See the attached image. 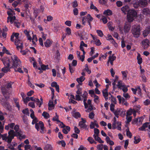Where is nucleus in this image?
<instances>
[{"instance_id": "obj_1", "label": "nucleus", "mask_w": 150, "mask_h": 150, "mask_svg": "<svg viewBox=\"0 0 150 150\" xmlns=\"http://www.w3.org/2000/svg\"><path fill=\"white\" fill-rule=\"evenodd\" d=\"M18 57L16 55H14L11 57V59L7 57L4 58L2 61L4 65V67L1 70L5 73H7L10 70V64L11 62L12 63L13 68L16 71H19L18 67Z\"/></svg>"}, {"instance_id": "obj_2", "label": "nucleus", "mask_w": 150, "mask_h": 150, "mask_svg": "<svg viewBox=\"0 0 150 150\" xmlns=\"http://www.w3.org/2000/svg\"><path fill=\"white\" fill-rule=\"evenodd\" d=\"M15 131L13 129L10 130L8 132V135L7 134H3L1 137L3 140L6 141L9 144H10L12 139L14 138L15 136H19V126L16 125L14 128Z\"/></svg>"}, {"instance_id": "obj_3", "label": "nucleus", "mask_w": 150, "mask_h": 150, "mask_svg": "<svg viewBox=\"0 0 150 150\" xmlns=\"http://www.w3.org/2000/svg\"><path fill=\"white\" fill-rule=\"evenodd\" d=\"M121 10L124 14H127V20L129 22H131L137 17V13L133 9H130L127 5L123 6L121 8Z\"/></svg>"}, {"instance_id": "obj_4", "label": "nucleus", "mask_w": 150, "mask_h": 150, "mask_svg": "<svg viewBox=\"0 0 150 150\" xmlns=\"http://www.w3.org/2000/svg\"><path fill=\"white\" fill-rule=\"evenodd\" d=\"M12 83L11 82L8 83L6 85L4 86L1 88L2 94L6 98H9V95L11 92L10 89L12 88Z\"/></svg>"}, {"instance_id": "obj_5", "label": "nucleus", "mask_w": 150, "mask_h": 150, "mask_svg": "<svg viewBox=\"0 0 150 150\" xmlns=\"http://www.w3.org/2000/svg\"><path fill=\"white\" fill-rule=\"evenodd\" d=\"M141 30L140 26L138 24L134 25L132 27V32L135 38H138L139 37Z\"/></svg>"}, {"instance_id": "obj_6", "label": "nucleus", "mask_w": 150, "mask_h": 150, "mask_svg": "<svg viewBox=\"0 0 150 150\" xmlns=\"http://www.w3.org/2000/svg\"><path fill=\"white\" fill-rule=\"evenodd\" d=\"M11 40L14 43L18 50L19 49V33H13L11 36Z\"/></svg>"}, {"instance_id": "obj_7", "label": "nucleus", "mask_w": 150, "mask_h": 150, "mask_svg": "<svg viewBox=\"0 0 150 150\" xmlns=\"http://www.w3.org/2000/svg\"><path fill=\"white\" fill-rule=\"evenodd\" d=\"M8 98H2L0 101V103L4 107L6 108L8 110H10L11 108L9 104L7 102V100Z\"/></svg>"}, {"instance_id": "obj_8", "label": "nucleus", "mask_w": 150, "mask_h": 150, "mask_svg": "<svg viewBox=\"0 0 150 150\" xmlns=\"http://www.w3.org/2000/svg\"><path fill=\"white\" fill-rule=\"evenodd\" d=\"M35 127V128L38 131L40 130V127L41 129L40 132L42 133H44V124L42 122L40 121L38 123H36Z\"/></svg>"}, {"instance_id": "obj_9", "label": "nucleus", "mask_w": 150, "mask_h": 150, "mask_svg": "<svg viewBox=\"0 0 150 150\" xmlns=\"http://www.w3.org/2000/svg\"><path fill=\"white\" fill-rule=\"evenodd\" d=\"M81 121L79 122V125L80 128L85 129H87L88 128V126L85 123L86 121L83 118H81Z\"/></svg>"}, {"instance_id": "obj_10", "label": "nucleus", "mask_w": 150, "mask_h": 150, "mask_svg": "<svg viewBox=\"0 0 150 150\" xmlns=\"http://www.w3.org/2000/svg\"><path fill=\"white\" fill-rule=\"evenodd\" d=\"M19 49H21V50L20 51V53L21 54H22L23 55H25L27 54V53L29 51V50L27 49H25V50H22L23 48V44L22 42H21L19 41Z\"/></svg>"}, {"instance_id": "obj_11", "label": "nucleus", "mask_w": 150, "mask_h": 150, "mask_svg": "<svg viewBox=\"0 0 150 150\" xmlns=\"http://www.w3.org/2000/svg\"><path fill=\"white\" fill-rule=\"evenodd\" d=\"M123 111L120 108H117L116 110H115L113 112L115 116L118 118L119 115H121Z\"/></svg>"}, {"instance_id": "obj_12", "label": "nucleus", "mask_w": 150, "mask_h": 150, "mask_svg": "<svg viewBox=\"0 0 150 150\" xmlns=\"http://www.w3.org/2000/svg\"><path fill=\"white\" fill-rule=\"evenodd\" d=\"M143 47L144 49L147 48L149 45V41L148 39L144 40L142 42Z\"/></svg>"}, {"instance_id": "obj_13", "label": "nucleus", "mask_w": 150, "mask_h": 150, "mask_svg": "<svg viewBox=\"0 0 150 150\" xmlns=\"http://www.w3.org/2000/svg\"><path fill=\"white\" fill-rule=\"evenodd\" d=\"M138 1L140 6L142 7H146L148 4L147 0H139Z\"/></svg>"}, {"instance_id": "obj_14", "label": "nucleus", "mask_w": 150, "mask_h": 150, "mask_svg": "<svg viewBox=\"0 0 150 150\" xmlns=\"http://www.w3.org/2000/svg\"><path fill=\"white\" fill-rule=\"evenodd\" d=\"M85 18L87 19V21L88 23V25L90 27L91 29V22L93 20V18L91 17V15L89 14H88L87 16H85Z\"/></svg>"}, {"instance_id": "obj_15", "label": "nucleus", "mask_w": 150, "mask_h": 150, "mask_svg": "<svg viewBox=\"0 0 150 150\" xmlns=\"http://www.w3.org/2000/svg\"><path fill=\"white\" fill-rule=\"evenodd\" d=\"M131 28L130 24L126 23L124 27V31L125 33L129 32Z\"/></svg>"}, {"instance_id": "obj_16", "label": "nucleus", "mask_w": 150, "mask_h": 150, "mask_svg": "<svg viewBox=\"0 0 150 150\" xmlns=\"http://www.w3.org/2000/svg\"><path fill=\"white\" fill-rule=\"evenodd\" d=\"M150 32V25L148 26L143 32V35L144 37L147 36Z\"/></svg>"}, {"instance_id": "obj_17", "label": "nucleus", "mask_w": 150, "mask_h": 150, "mask_svg": "<svg viewBox=\"0 0 150 150\" xmlns=\"http://www.w3.org/2000/svg\"><path fill=\"white\" fill-rule=\"evenodd\" d=\"M47 35L46 34H43L42 36V38H40L39 39V42L41 46H42V47L44 46V45L43 43L42 39H43L44 40H45L46 39Z\"/></svg>"}, {"instance_id": "obj_18", "label": "nucleus", "mask_w": 150, "mask_h": 150, "mask_svg": "<svg viewBox=\"0 0 150 150\" xmlns=\"http://www.w3.org/2000/svg\"><path fill=\"white\" fill-rule=\"evenodd\" d=\"M149 122H146L144 123L142 127L139 128V130L141 131H146V128L148 127V125H149Z\"/></svg>"}, {"instance_id": "obj_19", "label": "nucleus", "mask_w": 150, "mask_h": 150, "mask_svg": "<svg viewBox=\"0 0 150 150\" xmlns=\"http://www.w3.org/2000/svg\"><path fill=\"white\" fill-rule=\"evenodd\" d=\"M48 105V109L49 110H52L54 108V104L53 103V99H51L49 101Z\"/></svg>"}, {"instance_id": "obj_20", "label": "nucleus", "mask_w": 150, "mask_h": 150, "mask_svg": "<svg viewBox=\"0 0 150 150\" xmlns=\"http://www.w3.org/2000/svg\"><path fill=\"white\" fill-rule=\"evenodd\" d=\"M71 113L72 116L75 118H78L81 117V115L80 114L77 112H75L74 110Z\"/></svg>"}, {"instance_id": "obj_21", "label": "nucleus", "mask_w": 150, "mask_h": 150, "mask_svg": "<svg viewBox=\"0 0 150 150\" xmlns=\"http://www.w3.org/2000/svg\"><path fill=\"white\" fill-rule=\"evenodd\" d=\"M15 124L14 123H12L8 124L7 125H6L5 127V129L6 130H9V128L13 129V127H15Z\"/></svg>"}, {"instance_id": "obj_22", "label": "nucleus", "mask_w": 150, "mask_h": 150, "mask_svg": "<svg viewBox=\"0 0 150 150\" xmlns=\"http://www.w3.org/2000/svg\"><path fill=\"white\" fill-rule=\"evenodd\" d=\"M85 79V78L83 76H81L79 78L76 79V81L79 83V84L80 85H82V82Z\"/></svg>"}, {"instance_id": "obj_23", "label": "nucleus", "mask_w": 150, "mask_h": 150, "mask_svg": "<svg viewBox=\"0 0 150 150\" xmlns=\"http://www.w3.org/2000/svg\"><path fill=\"white\" fill-rule=\"evenodd\" d=\"M103 96L104 97L105 100H107L108 99V89L106 88L103 91Z\"/></svg>"}, {"instance_id": "obj_24", "label": "nucleus", "mask_w": 150, "mask_h": 150, "mask_svg": "<svg viewBox=\"0 0 150 150\" xmlns=\"http://www.w3.org/2000/svg\"><path fill=\"white\" fill-rule=\"evenodd\" d=\"M51 86L52 87H55L56 91L58 92H59V87L57 82L54 81L52 82L51 84Z\"/></svg>"}, {"instance_id": "obj_25", "label": "nucleus", "mask_w": 150, "mask_h": 150, "mask_svg": "<svg viewBox=\"0 0 150 150\" xmlns=\"http://www.w3.org/2000/svg\"><path fill=\"white\" fill-rule=\"evenodd\" d=\"M142 12L143 14L146 16L149 14L150 13V11L148 8H143L142 10Z\"/></svg>"}, {"instance_id": "obj_26", "label": "nucleus", "mask_w": 150, "mask_h": 150, "mask_svg": "<svg viewBox=\"0 0 150 150\" xmlns=\"http://www.w3.org/2000/svg\"><path fill=\"white\" fill-rule=\"evenodd\" d=\"M91 35L93 37V38L94 40V41L95 42V44L97 46H99L101 44L100 40L99 39H97L96 38L94 37L91 34Z\"/></svg>"}, {"instance_id": "obj_27", "label": "nucleus", "mask_w": 150, "mask_h": 150, "mask_svg": "<svg viewBox=\"0 0 150 150\" xmlns=\"http://www.w3.org/2000/svg\"><path fill=\"white\" fill-rule=\"evenodd\" d=\"M25 34L27 36V39L31 41L32 40V38L29 34V31H28L27 30H25L24 31Z\"/></svg>"}, {"instance_id": "obj_28", "label": "nucleus", "mask_w": 150, "mask_h": 150, "mask_svg": "<svg viewBox=\"0 0 150 150\" xmlns=\"http://www.w3.org/2000/svg\"><path fill=\"white\" fill-rule=\"evenodd\" d=\"M105 140L107 143L109 144L110 145L112 146L114 144L113 141L110 139V138L108 137H106L105 138Z\"/></svg>"}, {"instance_id": "obj_29", "label": "nucleus", "mask_w": 150, "mask_h": 150, "mask_svg": "<svg viewBox=\"0 0 150 150\" xmlns=\"http://www.w3.org/2000/svg\"><path fill=\"white\" fill-rule=\"evenodd\" d=\"M20 1L24 2H25V7L27 10V9H28V8L29 7V5H30V3L28 2V0H19V2Z\"/></svg>"}, {"instance_id": "obj_30", "label": "nucleus", "mask_w": 150, "mask_h": 150, "mask_svg": "<svg viewBox=\"0 0 150 150\" xmlns=\"http://www.w3.org/2000/svg\"><path fill=\"white\" fill-rule=\"evenodd\" d=\"M93 137L95 140L98 141L100 143H104V142L101 139L100 137H98V135H95V134H94L93 135Z\"/></svg>"}, {"instance_id": "obj_31", "label": "nucleus", "mask_w": 150, "mask_h": 150, "mask_svg": "<svg viewBox=\"0 0 150 150\" xmlns=\"http://www.w3.org/2000/svg\"><path fill=\"white\" fill-rule=\"evenodd\" d=\"M117 97L120 103H122V104H123L125 101V98H124L121 97L120 95L117 96Z\"/></svg>"}, {"instance_id": "obj_32", "label": "nucleus", "mask_w": 150, "mask_h": 150, "mask_svg": "<svg viewBox=\"0 0 150 150\" xmlns=\"http://www.w3.org/2000/svg\"><path fill=\"white\" fill-rule=\"evenodd\" d=\"M112 14V11L110 9H107L104 11L103 14L106 16H111Z\"/></svg>"}, {"instance_id": "obj_33", "label": "nucleus", "mask_w": 150, "mask_h": 150, "mask_svg": "<svg viewBox=\"0 0 150 150\" xmlns=\"http://www.w3.org/2000/svg\"><path fill=\"white\" fill-rule=\"evenodd\" d=\"M23 95H24V94L23 93H21V95L22 96V97L24 103L25 104H26L30 100L29 97H26L25 98H24L23 96Z\"/></svg>"}, {"instance_id": "obj_34", "label": "nucleus", "mask_w": 150, "mask_h": 150, "mask_svg": "<svg viewBox=\"0 0 150 150\" xmlns=\"http://www.w3.org/2000/svg\"><path fill=\"white\" fill-rule=\"evenodd\" d=\"M121 73L122 74V78L123 79H124L125 80H127V74L128 73V72L127 71H122Z\"/></svg>"}, {"instance_id": "obj_35", "label": "nucleus", "mask_w": 150, "mask_h": 150, "mask_svg": "<svg viewBox=\"0 0 150 150\" xmlns=\"http://www.w3.org/2000/svg\"><path fill=\"white\" fill-rule=\"evenodd\" d=\"M51 44L52 42L49 39H47L46 41L44 42L45 46L47 47H49Z\"/></svg>"}, {"instance_id": "obj_36", "label": "nucleus", "mask_w": 150, "mask_h": 150, "mask_svg": "<svg viewBox=\"0 0 150 150\" xmlns=\"http://www.w3.org/2000/svg\"><path fill=\"white\" fill-rule=\"evenodd\" d=\"M70 129V128L69 127L66 126L65 128H64L62 130L63 132L65 134H67L68 133V132L69 131Z\"/></svg>"}, {"instance_id": "obj_37", "label": "nucleus", "mask_w": 150, "mask_h": 150, "mask_svg": "<svg viewBox=\"0 0 150 150\" xmlns=\"http://www.w3.org/2000/svg\"><path fill=\"white\" fill-rule=\"evenodd\" d=\"M124 85H125L124 84L122 83L121 81H119L117 86L119 89H120Z\"/></svg>"}, {"instance_id": "obj_38", "label": "nucleus", "mask_w": 150, "mask_h": 150, "mask_svg": "<svg viewBox=\"0 0 150 150\" xmlns=\"http://www.w3.org/2000/svg\"><path fill=\"white\" fill-rule=\"evenodd\" d=\"M137 62L139 64H140L142 62V58L141 57L140 54H139L137 55Z\"/></svg>"}, {"instance_id": "obj_39", "label": "nucleus", "mask_w": 150, "mask_h": 150, "mask_svg": "<svg viewBox=\"0 0 150 150\" xmlns=\"http://www.w3.org/2000/svg\"><path fill=\"white\" fill-rule=\"evenodd\" d=\"M115 125L116 127L115 128V129L116 128L119 130H121V124L120 122L117 123Z\"/></svg>"}, {"instance_id": "obj_40", "label": "nucleus", "mask_w": 150, "mask_h": 150, "mask_svg": "<svg viewBox=\"0 0 150 150\" xmlns=\"http://www.w3.org/2000/svg\"><path fill=\"white\" fill-rule=\"evenodd\" d=\"M41 12L40 11V10L38 9H34V14L35 16V18H36L38 16V14Z\"/></svg>"}, {"instance_id": "obj_41", "label": "nucleus", "mask_w": 150, "mask_h": 150, "mask_svg": "<svg viewBox=\"0 0 150 150\" xmlns=\"http://www.w3.org/2000/svg\"><path fill=\"white\" fill-rule=\"evenodd\" d=\"M136 108H137V110H134L132 114H133V116L134 117H135L136 116V113L138 112V111L140 109V106L139 105H137L135 107Z\"/></svg>"}, {"instance_id": "obj_42", "label": "nucleus", "mask_w": 150, "mask_h": 150, "mask_svg": "<svg viewBox=\"0 0 150 150\" xmlns=\"http://www.w3.org/2000/svg\"><path fill=\"white\" fill-rule=\"evenodd\" d=\"M37 104L39 105V107H40L41 105L42 104V101H40L39 99L38 98H36L35 101Z\"/></svg>"}, {"instance_id": "obj_43", "label": "nucleus", "mask_w": 150, "mask_h": 150, "mask_svg": "<svg viewBox=\"0 0 150 150\" xmlns=\"http://www.w3.org/2000/svg\"><path fill=\"white\" fill-rule=\"evenodd\" d=\"M52 148L51 145L49 144L46 145L44 147L45 150H52Z\"/></svg>"}, {"instance_id": "obj_44", "label": "nucleus", "mask_w": 150, "mask_h": 150, "mask_svg": "<svg viewBox=\"0 0 150 150\" xmlns=\"http://www.w3.org/2000/svg\"><path fill=\"white\" fill-rule=\"evenodd\" d=\"M42 115L46 119H47L50 117V115L49 113L46 112H43L42 114Z\"/></svg>"}, {"instance_id": "obj_45", "label": "nucleus", "mask_w": 150, "mask_h": 150, "mask_svg": "<svg viewBox=\"0 0 150 150\" xmlns=\"http://www.w3.org/2000/svg\"><path fill=\"white\" fill-rule=\"evenodd\" d=\"M22 119L24 122L25 124H28V120L27 117L25 115L22 116Z\"/></svg>"}, {"instance_id": "obj_46", "label": "nucleus", "mask_w": 150, "mask_h": 150, "mask_svg": "<svg viewBox=\"0 0 150 150\" xmlns=\"http://www.w3.org/2000/svg\"><path fill=\"white\" fill-rule=\"evenodd\" d=\"M132 116H127L126 117L127 120L125 121L126 124H128L132 120Z\"/></svg>"}, {"instance_id": "obj_47", "label": "nucleus", "mask_w": 150, "mask_h": 150, "mask_svg": "<svg viewBox=\"0 0 150 150\" xmlns=\"http://www.w3.org/2000/svg\"><path fill=\"white\" fill-rule=\"evenodd\" d=\"M26 137V136L24 134L21 133V131H19V139H24Z\"/></svg>"}, {"instance_id": "obj_48", "label": "nucleus", "mask_w": 150, "mask_h": 150, "mask_svg": "<svg viewBox=\"0 0 150 150\" xmlns=\"http://www.w3.org/2000/svg\"><path fill=\"white\" fill-rule=\"evenodd\" d=\"M134 142L135 144L138 143L141 140L138 137H134Z\"/></svg>"}, {"instance_id": "obj_49", "label": "nucleus", "mask_w": 150, "mask_h": 150, "mask_svg": "<svg viewBox=\"0 0 150 150\" xmlns=\"http://www.w3.org/2000/svg\"><path fill=\"white\" fill-rule=\"evenodd\" d=\"M65 31L66 33V35H70L71 34V30L70 28L69 27H67Z\"/></svg>"}, {"instance_id": "obj_50", "label": "nucleus", "mask_w": 150, "mask_h": 150, "mask_svg": "<svg viewBox=\"0 0 150 150\" xmlns=\"http://www.w3.org/2000/svg\"><path fill=\"white\" fill-rule=\"evenodd\" d=\"M90 8L91 9H93V10H94L96 11H98V9L94 5H93V3L92 2L91 4V6L90 7Z\"/></svg>"}, {"instance_id": "obj_51", "label": "nucleus", "mask_w": 150, "mask_h": 150, "mask_svg": "<svg viewBox=\"0 0 150 150\" xmlns=\"http://www.w3.org/2000/svg\"><path fill=\"white\" fill-rule=\"evenodd\" d=\"M29 110L28 108H26L24 109L22 111V112L24 114L28 115V116L29 115Z\"/></svg>"}, {"instance_id": "obj_52", "label": "nucleus", "mask_w": 150, "mask_h": 150, "mask_svg": "<svg viewBox=\"0 0 150 150\" xmlns=\"http://www.w3.org/2000/svg\"><path fill=\"white\" fill-rule=\"evenodd\" d=\"M41 69L45 70L46 69H48V65H45V64H42L40 65Z\"/></svg>"}, {"instance_id": "obj_53", "label": "nucleus", "mask_w": 150, "mask_h": 150, "mask_svg": "<svg viewBox=\"0 0 150 150\" xmlns=\"http://www.w3.org/2000/svg\"><path fill=\"white\" fill-rule=\"evenodd\" d=\"M55 116L53 118L52 120L53 121H57L58 122H60V121L59 120V116L57 115V113H55Z\"/></svg>"}, {"instance_id": "obj_54", "label": "nucleus", "mask_w": 150, "mask_h": 150, "mask_svg": "<svg viewBox=\"0 0 150 150\" xmlns=\"http://www.w3.org/2000/svg\"><path fill=\"white\" fill-rule=\"evenodd\" d=\"M96 32L99 36L102 37L103 36V33L101 30H96Z\"/></svg>"}, {"instance_id": "obj_55", "label": "nucleus", "mask_w": 150, "mask_h": 150, "mask_svg": "<svg viewBox=\"0 0 150 150\" xmlns=\"http://www.w3.org/2000/svg\"><path fill=\"white\" fill-rule=\"evenodd\" d=\"M114 121L113 123L112 124V129H115V128H116V126L115 125L117 123H118V122H119L118 121H117L116 120V119L115 117H114Z\"/></svg>"}, {"instance_id": "obj_56", "label": "nucleus", "mask_w": 150, "mask_h": 150, "mask_svg": "<svg viewBox=\"0 0 150 150\" xmlns=\"http://www.w3.org/2000/svg\"><path fill=\"white\" fill-rule=\"evenodd\" d=\"M69 69L70 72L72 73H73L74 70V67L72 66L70 64H69Z\"/></svg>"}, {"instance_id": "obj_57", "label": "nucleus", "mask_w": 150, "mask_h": 150, "mask_svg": "<svg viewBox=\"0 0 150 150\" xmlns=\"http://www.w3.org/2000/svg\"><path fill=\"white\" fill-rule=\"evenodd\" d=\"M140 77L142 78V80L144 82H146V78L144 74H142L140 76Z\"/></svg>"}, {"instance_id": "obj_58", "label": "nucleus", "mask_w": 150, "mask_h": 150, "mask_svg": "<svg viewBox=\"0 0 150 150\" xmlns=\"http://www.w3.org/2000/svg\"><path fill=\"white\" fill-rule=\"evenodd\" d=\"M104 146L103 144H99L97 146V148L99 150H103Z\"/></svg>"}, {"instance_id": "obj_59", "label": "nucleus", "mask_w": 150, "mask_h": 150, "mask_svg": "<svg viewBox=\"0 0 150 150\" xmlns=\"http://www.w3.org/2000/svg\"><path fill=\"white\" fill-rule=\"evenodd\" d=\"M120 89L122 90L124 93L128 91V88L125 85L121 88Z\"/></svg>"}, {"instance_id": "obj_60", "label": "nucleus", "mask_w": 150, "mask_h": 150, "mask_svg": "<svg viewBox=\"0 0 150 150\" xmlns=\"http://www.w3.org/2000/svg\"><path fill=\"white\" fill-rule=\"evenodd\" d=\"M116 57L115 56H110L109 57L108 60L110 61L113 62V61L115 59Z\"/></svg>"}, {"instance_id": "obj_61", "label": "nucleus", "mask_w": 150, "mask_h": 150, "mask_svg": "<svg viewBox=\"0 0 150 150\" xmlns=\"http://www.w3.org/2000/svg\"><path fill=\"white\" fill-rule=\"evenodd\" d=\"M88 140L91 144L93 143H96V142L94 141L93 138L91 137H89L88 138Z\"/></svg>"}, {"instance_id": "obj_62", "label": "nucleus", "mask_w": 150, "mask_h": 150, "mask_svg": "<svg viewBox=\"0 0 150 150\" xmlns=\"http://www.w3.org/2000/svg\"><path fill=\"white\" fill-rule=\"evenodd\" d=\"M126 134L127 136L129 138H131L132 137V134L129 131L128 129H126Z\"/></svg>"}, {"instance_id": "obj_63", "label": "nucleus", "mask_w": 150, "mask_h": 150, "mask_svg": "<svg viewBox=\"0 0 150 150\" xmlns=\"http://www.w3.org/2000/svg\"><path fill=\"white\" fill-rule=\"evenodd\" d=\"M28 106L32 108H35V105L34 102H30L28 103Z\"/></svg>"}, {"instance_id": "obj_64", "label": "nucleus", "mask_w": 150, "mask_h": 150, "mask_svg": "<svg viewBox=\"0 0 150 150\" xmlns=\"http://www.w3.org/2000/svg\"><path fill=\"white\" fill-rule=\"evenodd\" d=\"M114 107V105L112 103H111L110 105V108L111 111L113 112L115 111Z\"/></svg>"}]
</instances>
